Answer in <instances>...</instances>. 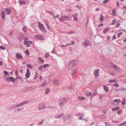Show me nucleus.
I'll return each instance as SVG.
<instances>
[{"instance_id":"f257e3e1","label":"nucleus","mask_w":126,"mask_h":126,"mask_svg":"<svg viewBox=\"0 0 126 126\" xmlns=\"http://www.w3.org/2000/svg\"><path fill=\"white\" fill-rule=\"evenodd\" d=\"M77 62L76 60L71 61L69 63L68 68L69 69H72V73L73 76H74L77 72V69L78 67L76 66Z\"/></svg>"},{"instance_id":"f03ea898","label":"nucleus","mask_w":126,"mask_h":126,"mask_svg":"<svg viewBox=\"0 0 126 126\" xmlns=\"http://www.w3.org/2000/svg\"><path fill=\"white\" fill-rule=\"evenodd\" d=\"M38 26L40 30L43 32H46V29L43 24H41L40 22H38Z\"/></svg>"},{"instance_id":"7ed1b4c3","label":"nucleus","mask_w":126,"mask_h":126,"mask_svg":"<svg viewBox=\"0 0 126 126\" xmlns=\"http://www.w3.org/2000/svg\"><path fill=\"white\" fill-rule=\"evenodd\" d=\"M67 101V99L66 98H63L59 100V104L60 105H63L65 104Z\"/></svg>"},{"instance_id":"20e7f679","label":"nucleus","mask_w":126,"mask_h":126,"mask_svg":"<svg viewBox=\"0 0 126 126\" xmlns=\"http://www.w3.org/2000/svg\"><path fill=\"white\" fill-rule=\"evenodd\" d=\"M6 80L8 82L11 81L13 83L15 82L16 81L15 78H14L13 77H6Z\"/></svg>"},{"instance_id":"39448f33","label":"nucleus","mask_w":126,"mask_h":126,"mask_svg":"<svg viewBox=\"0 0 126 126\" xmlns=\"http://www.w3.org/2000/svg\"><path fill=\"white\" fill-rule=\"evenodd\" d=\"M100 69H95L94 72V77L95 78H97L99 76V71Z\"/></svg>"},{"instance_id":"423d86ee","label":"nucleus","mask_w":126,"mask_h":126,"mask_svg":"<svg viewBox=\"0 0 126 126\" xmlns=\"http://www.w3.org/2000/svg\"><path fill=\"white\" fill-rule=\"evenodd\" d=\"M69 17L66 16H62L61 17L59 18V19L61 22H63L64 21H66L68 20Z\"/></svg>"},{"instance_id":"0eeeda50","label":"nucleus","mask_w":126,"mask_h":126,"mask_svg":"<svg viewBox=\"0 0 126 126\" xmlns=\"http://www.w3.org/2000/svg\"><path fill=\"white\" fill-rule=\"evenodd\" d=\"M45 23H46V25L47 29L51 31H52L53 30L52 28L49 26V21L48 20H46Z\"/></svg>"},{"instance_id":"6e6552de","label":"nucleus","mask_w":126,"mask_h":126,"mask_svg":"<svg viewBox=\"0 0 126 126\" xmlns=\"http://www.w3.org/2000/svg\"><path fill=\"white\" fill-rule=\"evenodd\" d=\"M112 67L114 69L116 70L117 72L118 73L120 72L121 69L119 67H117L114 64H113V65L112 66Z\"/></svg>"},{"instance_id":"1a4fd4ad","label":"nucleus","mask_w":126,"mask_h":126,"mask_svg":"<svg viewBox=\"0 0 126 126\" xmlns=\"http://www.w3.org/2000/svg\"><path fill=\"white\" fill-rule=\"evenodd\" d=\"M45 104L43 103L40 104L39 106V110H41L44 109L45 108Z\"/></svg>"},{"instance_id":"9d476101","label":"nucleus","mask_w":126,"mask_h":126,"mask_svg":"<svg viewBox=\"0 0 126 126\" xmlns=\"http://www.w3.org/2000/svg\"><path fill=\"white\" fill-rule=\"evenodd\" d=\"M29 102V101H26L21 103H19L18 104L16 105L17 107V108L18 107H19L23 105L24 104H26V103H28Z\"/></svg>"},{"instance_id":"9b49d317","label":"nucleus","mask_w":126,"mask_h":126,"mask_svg":"<svg viewBox=\"0 0 126 126\" xmlns=\"http://www.w3.org/2000/svg\"><path fill=\"white\" fill-rule=\"evenodd\" d=\"M30 72L29 70L28 69H27V72L25 75V76H26L25 79L27 78H29L30 75Z\"/></svg>"},{"instance_id":"f8f14e48","label":"nucleus","mask_w":126,"mask_h":126,"mask_svg":"<svg viewBox=\"0 0 126 126\" xmlns=\"http://www.w3.org/2000/svg\"><path fill=\"white\" fill-rule=\"evenodd\" d=\"M89 41L87 40H86L84 42L83 45H84L86 47L88 46H90V45L89 44Z\"/></svg>"},{"instance_id":"ddd939ff","label":"nucleus","mask_w":126,"mask_h":126,"mask_svg":"<svg viewBox=\"0 0 126 126\" xmlns=\"http://www.w3.org/2000/svg\"><path fill=\"white\" fill-rule=\"evenodd\" d=\"M16 56L18 59H21V58L23 57L22 54L19 53H16Z\"/></svg>"},{"instance_id":"4468645a","label":"nucleus","mask_w":126,"mask_h":126,"mask_svg":"<svg viewBox=\"0 0 126 126\" xmlns=\"http://www.w3.org/2000/svg\"><path fill=\"white\" fill-rule=\"evenodd\" d=\"M6 14V13L3 11L1 12V13L0 16L1 18L4 20L5 19V17Z\"/></svg>"},{"instance_id":"2eb2a0df","label":"nucleus","mask_w":126,"mask_h":126,"mask_svg":"<svg viewBox=\"0 0 126 126\" xmlns=\"http://www.w3.org/2000/svg\"><path fill=\"white\" fill-rule=\"evenodd\" d=\"M32 42L31 41H28L26 42V43H24V45H26L27 47H30Z\"/></svg>"},{"instance_id":"dca6fc26","label":"nucleus","mask_w":126,"mask_h":126,"mask_svg":"<svg viewBox=\"0 0 126 126\" xmlns=\"http://www.w3.org/2000/svg\"><path fill=\"white\" fill-rule=\"evenodd\" d=\"M103 89L106 92H108L109 91V88L107 86L103 85Z\"/></svg>"},{"instance_id":"f3484780","label":"nucleus","mask_w":126,"mask_h":126,"mask_svg":"<svg viewBox=\"0 0 126 126\" xmlns=\"http://www.w3.org/2000/svg\"><path fill=\"white\" fill-rule=\"evenodd\" d=\"M5 11L8 15L10 14L11 13V10L9 8H6Z\"/></svg>"},{"instance_id":"a211bd4d","label":"nucleus","mask_w":126,"mask_h":126,"mask_svg":"<svg viewBox=\"0 0 126 126\" xmlns=\"http://www.w3.org/2000/svg\"><path fill=\"white\" fill-rule=\"evenodd\" d=\"M35 37L39 40H44V37L43 36L40 35H36L35 36Z\"/></svg>"},{"instance_id":"6ab92c4d","label":"nucleus","mask_w":126,"mask_h":126,"mask_svg":"<svg viewBox=\"0 0 126 126\" xmlns=\"http://www.w3.org/2000/svg\"><path fill=\"white\" fill-rule=\"evenodd\" d=\"M64 115L63 113H62L61 114L55 116V117L56 118H60L61 117L63 116Z\"/></svg>"},{"instance_id":"aec40b11","label":"nucleus","mask_w":126,"mask_h":126,"mask_svg":"<svg viewBox=\"0 0 126 126\" xmlns=\"http://www.w3.org/2000/svg\"><path fill=\"white\" fill-rule=\"evenodd\" d=\"M110 29V28H109L104 29L103 30V33L104 34H106L107 33Z\"/></svg>"},{"instance_id":"412c9836","label":"nucleus","mask_w":126,"mask_h":126,"mask_svg":"<svg viewBox=\"0 0 126 126\" xmlns=\"http://www.w3.org/2000/svg\"><path fill=\"white\" fill-rule=\"evenodd\" d=\"M17 108L16 105H13L10 107V110L15 109Z\"/></svg>"},{"instance_id":"4be33fe9","label":"nucleus","mask_w":126,"mask_h":126,"mask_svg":"<svg viewBox=\"0 0 126 126\" xmlns=\"http://www.w3.org/2000/svg\"><path fill=\"white\" fill-rule=\"evenodd\" d=\"M18 2L19 4L21 5H22L26 3V2L22 0H19L18 1Z\"/></svg>"},{"instance_id":"5701e85b","label":"nucleus","mask_w":126,"mask_h":126,"mask_svg":"<svg viewBox=\"0 0 126 126\" xmlns=\"http://www.w3.org/2000/svg\"><path fill=\"white\" fill-rule=\"evenodd\" d=\"M78 99L80 100H83L85 99V98L84 97L78 96Z\"/></svg>"},{"instance_id":"b1692460","label":"nucleus","mask_w":126,"mask_h":126,"mask_svg":"<svg viewBox=\"0 0 126 126\" xmlns=\"http://www.w3.org/2000/svg\"><path fill=\"white\" fill-rule=\"evenodd\" d=\"M119 107L118 106H116L115 108H112V111H114L116 110H117L119 109Z\"/></svg>"},{"instance_id":"393cba45","label":"nucleus","mask_w":126,"mask_h":126,"mask_svg":"<svg viewBox=\"0 0 126 126\" xmlns=\"http://www.w3.org/2000/svg\"><path fill=\"white\" fill-rule=\"evenodd\" d=\"M113 101L114 102H116L117 103H118L121 102V101L119 99H115Z\"/></svg>"},{"instance_id":"a878e982","label":"nucleus","mask_w":126,"mask_h":126,"mask_svg":"<svg viewBox=\"0 0 126 126\" xmlns=\"http://www.w3.org/2000/svg\"><path fill=\"white\" fill-rule=\"evenodd\" d=\"M54 83L55 84L57 85L59 84V80H54Z\"/></svg>"},{"instance_id":"bb28decb","label":"nucleus","mask_w":126,"mask_h":126,"mask_svg":"<svg viewBox=\"0 0 126 126\" xmlns=\"http://www.w3.org/2000/svg\"><path fill=\"white\" fill-rule=\"evenodd\" d=\"M103 19L104 17L102 15H101L99 17V20L101 21H102L103 20Z\"/></svg>"},{"instance_id":"cd10ccee","label":"nucleus","mask_w":126,"mask_h":126,"mask_svg":"<svg viewBox=\"0 0 126 126\" xmlns=\"http://www.w3.org/2000/svg\"><path fill=\"white\" fill-rule=\"evenodd\" d=\"M24 43H25V44H26V42L27 41H28V38L27 37H25L24 38Z\"/></svg>"},{"instance_id":"c85d7f7f","label":"nucleus","mask_w":126,"mask_h":126,"mask_svg":"<svg viewBox=\"0 0 126 126\" xmlns=\"http://www.w3.org/2000/svg\"><path fill=\"white\" fill-rule=\"evenodd\" d=\"M86 94L87 96H90L91 94V93L90 92L87 91Z\"/></svg>"},{"instance_id":"c756f323","label":"nucleus","mask_w":126,"mask_h":126,"mask_svg":"<svg viewBox=\"0 0 126 126\" xmlns=\"http://www.w3.org/2000/svg\"><path fill=\"white\" fill-rule=\"evenodd\" d=\"M117 80L116 79H111L109 80V82H114Z\"/></svg>"},{"instance_id":"7c9ffc66","label":"nucleus","mask_w":126,"mask_h":126,"mask_svg":"<svg viewBox=\"0 0 126 126\" xmlns=\"http://www.w3.org/2000/svg\"><path fill=\"white\" fill-rule=\"evenodd\" d=\"M26 66L30 69H32L33 67L30 64H28Z\"/></svg>"},{"instance_id":"2f4dec72","label":"nucleus","mask_w":126,"mask_h":126,"mask_svg":"<svg viewBox=\"0 0 126 126\" xmlns=\"http://www.w3.org/2000/svg\"><path fill=\"white\" fill-rule=\"evenodd\" d=\"M106 118V117L104 115H101L100 116V118L101 119H105Z\"/></svg>"},{"instance_id":"473e14b6","label":"nucleus","mask_w":126,"mask_h":126,"mask_svg":"<svg viewBox=\"0 0 126 126\" xmlns=\"http://www.w3.org/2000/svg\"><path fill=\"white\" fill-rule=\"evenodd\" d=\"M3 73L4 74L5 76H6L7 75L8 76L9 75L8 73L6 71H4L3 72Z\"/></svg>"},{"instance_id":"72a5a7b5","label":"nucleus","mask_w":126,"mask_h":126,"mask_svg":"<svg viewBox=\"0 0 126 126\" xmlns=\"http://www.w3.org/2000/svg\"><path fill=\"white\" fill-rule=\"evenodd\" d=\"M112 12L113 14V15H114L116 13V11L115 10V9H113L112 10Z\"/></svg>"},{"instance_id":"f704fd0d","label":"nucleus","mask_w":126,"mask_h":126,"mask_svg":"<svg viewBox=\"0 0 126 126\" xmlns=\"http://www.w3.org/2000/svg\"><path fill=\"white\" fill-rule=\"evenodd\" d=\"M125 99H123L122 101V104L123 105H124L126 104V102H125Z\"/></svg>"},{"instance_id":"c9c22d12","label":"nucleus","mask_w":126,"mask_h":126,"mask_svg":"<svg viewBox=\"0 0 126 126\" xmlns=\"http://www.w3.org/2000/svg\"><path fill=\"white\" fill-rule=\"evenodd\" d=\"M21 78L20 76H18L16 77L15 78L16 80L17 81L18 79H21Z\"/></svg>"},{"instance_id":"e433bc0d","label":"nucleus","mask_w":126,"mask_h":126,"mask_svg":"<svg viewBox=\"0 0 126 126\" xmlns=\"http://www.w3.org/2000/svg\"><path fill=\"white\" fill-rule=\"evenodd\" d=\"M49 53L47 52H46L45 55V58H47L49 57Z\"/></svg>"},{"instance_id":"4c0bfd02","label":"nucleus","mask_w":126,"mask_h":126,"mask_svg":"<svg viewBox=\"0 0 126 126\" xmlns=\"http://www.w3.org/2000/svg\"><path fill=\"white\" fill-rule=\"evenodd\" d=\"M67 119L68 120H69L71 117V115L70 114H69L67 115L66 116Z\"/></svg>"},{"instance_id":"58836bf2","label":"nucleus","mask_w":126,"mask_h":126,"mask_svg":"<svg viewBox=\"0 0 126 126\" xmlns=\"http://www.w3.org/2000/svg\"><path fill=\"white\" fill-rule=\"evenodd\" d=\"M75 32L73 31H71L69 32H68L67 33L69 34H73L75 33Z\"/></svg>"},{"instance_id":"ea45409f","label":"nucleus","mask_w":126,"mask_h":126,"mask_svg":"<svg viewBox=\"0 0 126 126\" xmlns=\"http://www.w3.org/2000/svg\"><path fill=\"white\" fill-rule=\"evenodd\" d=\"M74 20L76 21H78V17L77 16H74Z\"/></svg>"},{"instance_id":"a19ab883","label":"nucleus","mask_w":126,"mask_h":126,"mask_svg":"<svg viewBox=\"0 0 126 126\" xmlns=\"http://www.w3.org/2000/svg\"><path fill=\"white\" fill-rule=\"evenodd\" d=\"M49 91V88H47L46 90V94H47Z\"/></svg>"},{"instance_id":"79ce46f5","label":"nucleus","mask_w":126,"mask_h":126,"mask_svg":"<svg viewBox=\"0 0 126 126\" xmlns=\"http://www.w3.org/2000/svg\"><path fill=\"white\" fill-rule=\"evenodd\" d=\"M113 85L114 86L117 87H118L119 86V85L117 83H116L114 84H113Z\"/></svg>"},{"instance_id":"37998d69","label":"nucleus","mask_w":126,"mask_h":126,"mask_svg":"<svg viewBox=\"0 0 126 126\" xmlns=\"http://www.w3.org/2000/svg\"><path fill=\"white\" fill-rule=\"evenodd\" d=\"M126 123V121L118 125V126H121L122 125H123L125 124Z\"/></svg>"},{"instance_id":"c03bdc74","label":"nucleus","mask_w":126,"mask_h":126,"mask_svg":"<svg viewBox=\"0 0 126 126\" xmlns=\"http://www.w3.org/2000/svg\"><path fill=\"white\" fill-rule=\"evenodd\" d=\"M49 65V64H44L43 65V67L44 68H47V66H48Z\"/></svg>"},{"instance_id":"a18cd8bd","label":"nucleus","mask_w":126,"mask_h":126,"mask_svg":"<svg viewBox=\"0 0 126 126\" xmlns=\"http://www.w3.org/2000/svg\"><path fill=\"white\" fill-rule=\"evenodd\" d=\"M89 118L88 117H87L86 118H85V119H84V120H83L84 121L86 122H87L89 121Z\"/></svg>"},{"instance_id":"49530a36","label":"nucleus","mask_w":126,"mask_h":126,"mask_svg":"<svg viewBox=\"0 0 126 126\" xmlns=\"http://www.w3.org/2000/svg\"><path fill=\"white\" fill-rule=\"evenodd\" d=\"M47 84V83L46 82H44V83H42L40 85V86L41 87H43L45 86V85Z\"/></svg>"},{"instance_id":"de8ad7c7","label":"nucleus","mask_w":126,"mask_h":126,"mask_svg":"<svg viewBox=\"0 0 126 126\" xmlns=\"http://www.w3.org/2000/svg\"><path fill=\"white\" fill-rule=\"evenodd\" d=\"M109 2V0H104L103 1V3L104 4H106L107 2Z\"/></svg>"},{"instance_id":"09e8293b","label":"nucleus","mask_w":126,"mask_h":126,"mask_svg":"<svg viewBox=\"0 0 126 126\" xmlns=\"http://www.w3.org/2000/svg\"><path fill=\"white\" fill-rule=\"evenodd\" d=\"M122 112V110H119L117 112V114L119 115Z\"/></svg>"},{"instance_id":"8fccbe9b","label":"nucleus","mask_w":126,"mask_h":126,"mask_svg":"<svg viewBox=\"0 0 126 126\" xmlns=\"http://www.w3.org/2000/svg\"><path fill=\"white\" fill-rule=\"evenodd\" d=\"M44 119H43L41 122H39L37 124H39L40 125H41V124H42L43 123V122H44Z\"/></svg>"},{"instance_id":"3c124183","label":"nucleus","mask_w":126,"mask_h":126,"mask_svg":"<svg viewBox=\"0 0 126 126\" xmlns=\"http://www.w3.org/2000/svg\"><path fill=\"white\" fill-rule=\"evenodd\" d=\"M39 70L40 71H41L42 70V66H40L38 67Z\"/></svg>"},{"instance_id":"603ef678","label":"nucleus","mask_w":126,"mask_h":126,"mask_svg":"<svg viewBox=\"0 0 126 126\" xmlns=\"http://www.w3.org/2000/svg\"><path fill=\"white\" fill-rule=\"evenodd\" d=\"M47 13H48L49 14H50L51 15L54 16V14L53 13L51 12L50 11H47Z\"/></svg>"},{"instance_id":"864d4df0","label":"nucleus","mask_w":126,"mask_h":126,"mask_svg":"<svg viewBox=\"0 0 126 126\" xmlns=\"http://www.w3.org/2000/svg\"><path fill=\"white\" fill-rule=\"evenodd\" d=\"M0 48L2 50H4L5 49V47H4L3 46H1L0 47Z\"/></svg>"},{"instance_id":"5fc2aeb1","label":"nucleus","mask_w":126,"mask_h":126,"mask_svg":"<svg viewBox=\"0 0 126 126\" xmlns=\"http://www.w3.org/2000/svg\"><path fill=\"white\" fill-rule=\"evenodd\" d=\"M116 20V19L113 20L112 21L111 24L112 25H114L115 24V21Z\"/></svg>"},{"instance_id":"6e6d98bb","label":"nucleus","mask_w":126,"mask_h":126,"mask_svg":"<svg viewBox=\"0 0 126 126\" xmlns=\"http://www.w3.org/2000/svg\"><path fill=\"white\" fill-rule=\"evenodd\" d=\"M29 52L28 50L27 49L25 51V53L26 54H27L28 55H29Z\"/></svg>"},{"instance_id":"4d7b16f0","label":"nucleus","mask_w":126,"mask_h":126,"mask_svg":"<svg viewBox=\"0 0 126 126\" xmlns=\"http://www.w3.org/2000/svg\"><path fill=\"white\" fill-rule=\"evenodd\" d=\"M120 25V23H118L115 26V27L117 28Z\"/></svg>"},{"instance_id":"13d9d810","label":"nucleus","mask_w":126,"mask_h":126,"mask_svg":"<svg viewBox=\"0 0 126 126\" xmlns=\"http://www.w3.org/2000/svg\"><path fill=\"white\" fill-rule=\"evenodd\" d=\"M123 33V32H120V33H118V36L119 37H120V35H122Z\"/></svg>"},{"instance_id":"bf43d9fd","label":"nucleus","mask_w":126,"mask_h":126,"mask_svg":"<svg viewBox=\"0 0 126 126\" xmlns=\"http://www.w3.org/2000/svg\"><path fill=\"white\" fill-rule=\"evenodd\" d=\"M105 126H110V125L109 123L107 122L105 123Z\"/></svg>"},{"instance_id":"052dcab7","label":"nucleus","mask_w":126,"mask_h":126,"mask_svg":"<svg viewBox=\"0 0 126 126\" xmlns=\"http://www.w3.org/2000/svg\"><path fill=\"white\" fill-rule=\"evenodd\" d=\"M40 61V63H43L44 62V60L43 59H42Z\"/></svg>"},{"instance_id":"680f3d73","label":"nucleus","mask_w":126,"mask_h":126,"mask_svg":"<svg viewBox=\"0 0 126 126\" xmlns=\"http://www.w3.org/2000/svg\"><path fill=\"white\" fill-rule=\"evenodd\" d=\"M54 48L53 49V50H52V51H51V53L55 54V51L54 50Z\"/></svg>"},{"instance_id":"e2e57ef3","label":"nucleus","mask_w":126,"mask_h":126,"mask_svg":"<svg viewBox=\"0 0 126 126\" xmlns=\"http://www.w3.org/2000/svg\"><path fill=\"white\" fill-rule=\"evenodd\" d=\"M110 38V36H107V40H109Z\"/></svg>"},{"instance_id":"0e129e2a","label":"nucleus","mask_w":126,"mask_h":126,"mask_svg":"<svg viewBox=\"0 0 126 126\" xmlns=\"http://www.w3.org/2000/svg\"><path fill=\"white\" fill-rule=\"evenodd\" d=\"M76 6L79 9H80V6L78 5H76Z\"/></svg>"},{"instance_id":"69168bd1","label":"nucleus","mask_w":126,"mask_h":126,"mask_svg":"<svg viewBox=\"0 0 126 126\" xmlns=\"http://www.w3.org/2000/svg\"><path fill=\"white\" fill-rule=\"evenodd\" d=\"M94 123H95L94 122H93L91 123L90 124L91 125H94Z\"/></svg>"},{"instance_id":"338daca9","label":"nucleus","mask_w":126,"mask_h":126,"mask_svg":"<svg viewBox=\"0 0 126 126\" xmlns=\"http://www.w3.org/2000/svg\"><path fill=\"white\" fill-rule=\"evenodd\" d=\"M3 64V62L1 61H0V65H2Z\"/></svg>"},{"instance_id":"774afa93","label":"nucleus","mask_w":126,"mask_h":126,"mask_svg":"<svg viewBox=\"0 0 126 126\" xmlns=\"http://www.w3.org/2000/svg\"><path fill=\"white\" fill-rule=\"evenodd\" d=\"M99 26L103 27V24L102 23H101V24H99Z\"/></svg>"}]
</instances>
